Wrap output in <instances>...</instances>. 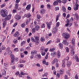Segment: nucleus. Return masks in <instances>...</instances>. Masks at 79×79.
I'll return each instance as SVG.
<instances>
[{
    "label": "nucleus",
    "instance_id": "3c124183",
    "mask_svg": "<svg viewBox=\"0 0 79 79\" xmlns=\"http://www.w3.org/2000/svg\"><path fill=\"white\" fill-rule=\"evenodd\" d=\"M5 6V3H4L2 5H1V8H3V7H4V6Z\"/></svg>",
    "mask_w": 79,
    "mask_h": 79
},
{
    "label": "nucleus",
    "instance_id": "423d86ee",
    "mask_svg": "<svg viewBox=\"0 0 79 79\" xmlns=\"http://www.w3.org/2000/svg\"><path fill=\"white\" fill-rule=\"evenodd\" d=\"M40 14L41 15H44V14L45 13V9H42L40 10Z\"/></svg>",
    "mask_w": 79,
    "mask_h": 79
},
{
    "label": "nucleus",
    "instance_id": "cd10ccee",
    "mask_svg": "<svg viewBox=\"0 0 79 79\" xmlns=\"http://www.w3.org/2000/svg\"><path fill=\"white\" fill-rule=\"evenodd\" d=\"M60 74H63V73H64V69H61L60 70Z\"/></svg>",
    "mask_w": 79,
    "mask_h": 79
},
{
    "label": "nucleus",
    "instance_id": "a878e982",
    "mask_svg": "<svg viewBox=\"0 0 79 79\" xmlns=\"http://www.w3.org/2000/svg\"><path fill=\"white\" fill-rule=\"evenodd\" d=\"M75 43V39L74 38H72V45H74V43Z\"/></svg>",
    "mask_w": 79,
    "mask_h": 79
},
{
    "label": "nucleus",
    "instance_id": "37998d69",
    "mask_svg": "<svg viewBox=\"0 0 79 79\" xmlns=\"http://www.w3.org/2000/svg\"><path fill=\"white\" fill-rule=\"evenodd\" d=\"M4 65L6 67H8V63H5L4 64Z\"/></svg>",
    "mask_w": 79,
    "mask_h": 79
},
{
    "label": "nucleus",
    "instance_id": "69168bd1",
    "mask_svg": "<svg viewBox=\"0 0 79 79\" xmlns=\"http://www.w3.org/2000/svg\"><path fill=\"white\" fill-rule=\"evenodd\" d=\"M75 78L76 79H79V77H78V76H77V74H76L75 76Z\"/></svg>",
    "mask_w": 79,
    "mask_h": 79
},
{
    "label": "nucleus",
    "instance_id": "c756f323",
    "mask_svg": "<svg viewBox=\"0 0 79 79\" xmlns=\"http://www.w3.org/2000/svg\"><path fill=\"white\" fill-rule=\"evenodd\" d=\"M55 48H51L50 49V52H54V50H55Z\"/></svg>",
    "mask_w": 79,
    "mask_h": 79
},
{
    "label": "nucleus",
    "instance_id": "4be33fe9",
    "mask_svg": "<svg viewBox=\"0 0 79 79\" xmlns=\"http://www.w3.org/2000/svg\"><path fill=\"white\" fill-rule=\"evenodd\" d=\"M62 10L63 12H66V8H65V7L63 6L62 7Z\"/></svg>",
    "mask_w": 79,
    "mask_h": 79
},
{
    "label": "nucleus",
    "instance_id": "e2e57ef3",
    "mask_svg": "<svg viewBox=\"0 0 79 79\" xmlns=\"http://www.w3.org/2000/svg\"><path fill=\"white\" fill-rule=\"evenodd\" d=\"M41 55L42 56H44L45 55V53L44 52H41Z\"/></svg>",
    "mask_w": 79,
    "mask_h": 79
},
{
    "label": "nucleus",
    "instance_id": "de8ad7c7",
    "mask_svg": "<svg viewBox=\"0 0 79 79\" xmlns=\"http://www.w3.org/2000/svg\"><path fill=\"white\" fill-rule=\"evenodd\" d=\"M60 42V39L59 38H58L56 40V43H58V42Z\"/></svg>",
    "mask_w": 79,
    "mask_h": 79
},
{
    "label": "nucleus",
    "instance_id": "7ed1b4c3",
    "mask_svg": "<svg viewBox=\"0 0 79 79\" xmlns=\"http://www.w3.org/2000/svg\"><path fill=\"white\" fill-rule=\"evenodd\" d=\"M62 35L63 37H64L65 39H68L69 38V34L68 33H64Z\"/></svg>",
    "mask_w": 79,
    "mask_h": 79
},
{
    "label": "nucleus",
    "instance_id": "5701e85b",
    "mask_svg": "<svg viewBox=\"0 0 79 79\" xmlns=\"http://www.w3.org/2000/svg\"><path fill=\"white\" fill-rule=\"evenodd\" d=\"M59 47L60 49H62L63 48V45L62 44V43H60L59 44Z\"/></svg>",
    "mask_w": 79,
    "mask_h": 79
},
{
    "label": "nucleus",
    "instance_id": "bf43d9fd",
    "mask_svg": "<svg viewBox=\"0 0 79 79\" xmlns=\"http://www.w3.org/2000/svg\"><path fill=\"white\" fill-rule=\"evenodd\" d=\"M20 56H21V58H24V54H23V53H21Z\"/></svg>",
    "mask_w": 79,
    "mask_h": 79
},
{
    "label": "nucleus",
    "instance_id": "79ce46f5",
    "mask_svg": "<svg viewBox=\"0 0 79 79\" xmlns=\"http://www.w3.org/2000/svg\"><path fill=\"white\" fill-rule=\"evenodd\" d=\"M59 17H60V16L59 15H57L56 16V21L57 22V21L59 19Z\"/></svg>",
    "mask_w": 79,
    "mask_h": 79
},
{
    "label": "nucleus",
    "instance_id": "ea45409f",
    "mask_svg": "<svg viewBox=\"0 0 79 79\" xmlns=\"http://www.w3.org/2000/svg\"><path fill=\"white\" fill-rule=\"evenodd\" d=\"M74 20V18L72 17L70 20V22H73Z\"/></svg>",
    "mask_w": 79,
    "mask_h": 79
},
{
    "label": "nucleus",
    "instance_id": "412c9836",
    "mask_svg": "<svg viewBox=\"0 0 79 79\" xmlns=\"http://www.w3.org/2000/svg\"><path fill=\"white\" fill-rule=\"evenodd\" d=\"M2 75L3 77H5V76H6V71L4 70L2 72Z\"/></svg>",
    "mask_w": 79,
    "mask_h": 79
},
{
    "label": "nucleus",
    "instance_id": "aec40b11",
    "mask_svg": "<svg viewBox=\"0 0 79 79\" xmlns=\"http://www.w3.org/2000/svg\"><path fill=\"white\" fill-rule=\"evenodd\" d=\"M75 60L77 62H79V58L77 56H75Z\"/></svg>",
    "mask_w": 79,
    "mask_h": 79
},
{
    "label": "nucleus",
    "instance_id": "c03bdc74",
    "mask_svg": "<svg viewBox=\"0 0 79 79\" xmlns=\"http://www.w3.org/2000/svg\"><path fill=\"white\" fill-rule=\"evenodd\" d=\"M62 2L64 4L67 2V0H62Z\"/></svg>",
    "mask_w": 79,
    "mask_h": 79
},
{
    "label": "nucleus",
    "instance_id": "338daca9",
    "mask_svg": "<svg viewBox=\"0 0 79 79\" xmlns=\"http://www.w3.org/2000/svg\"><path fill=\"white\" fill-rule=\"evenodd\" d=\"M74 10L75 11H76V10H78V7H76L75 6V7H74Z\"/></svg>",
    "mask_w": 79,
    "mask_h": 79
},
{
    "label": "nucleus",
    "instance_id": "2f4dec72",
    "mask_svg": "<svg viewBox=\"0 0 79 79\" xmlns=\"http://www.w3.org/2000/svg\"><path fill=\"white\" fill-rule=\"evenodd\" d=\"M58 5V3L57 1H55L53 3V5L54 6H55V5Z\"/></svg>",
    "mask_w": 79,
    "mask_h": 79
},
{
    "label": "nucleus",
    "instance_id": "39448f33",
    "mask_svg": "<svg viewBox=\"0 0 79 79\" xmlns=\"http://www.w3.org/2000/svg\"><path fill=\"white\" fill-rule=\"evenodd\" d=\"M74 15L75 19H76V20H78V19H79V17L77 15V13H76L74 14Z\"/></svg>",
    "mask_w": 79,
    "mask_h": 79
},
{
    "label": "nucleus",
    "instance_id": "c85d7f7f",
    "mask_svg": "<svg viewBox=\"0 0 79 79\" xmlns=\"http://www.w3.org/2000/svg\"><path fill=\"white\" fill-rule=\"evenodd\" d=\"M66 66V65L65 64V62H62V68H64Z\"/></svg>",
    "mask_w": 79,
    "mask_h": 79
},
{
    "label": "nucleus",
    "instance_id": "f257e3e1",
    "mask_svg": "<svg viewBox=\"0 0 79 79\" xmlns=\"http://www.w3.org/2000/svg\"><path fill=\"white\" fill-rule=\"evenodd\" d=\"M1 15L2 18H5V21H10L11 18V14H10L7 15L8 11L6 10L5 9H2L1 10Z\"/></svg>",
    "mask_w": 79,
    "mask_h": 79
},
{
    "label": "nucleus",
    "instance_id": "6ab92c4d",
    "mask_svg": "<svg viewBox=\"0 0 79 79\" xmlns=\"http://www.w3.org/2000/svg\"><path fill=\"white\" fill-rule=\"evenodd\" d=\"M46 24L47 25L48 29H50V27H51V26H50L51 25L49 24V23L48 22H47L46 23Z\"/></svg>",
    "mask_w": 79,
    "mask_h": 79
},
{
    "label": "nucleus",
    "instance_id": "393cba45",
    "mask_svg": "<svg viewBox=\"0 0 79 79\" xmlns=\"http://www.w3.org/2000/svg\"><path fill=\"white\" fill-rule=\"evenodd\" d=\"M20 74H21V75H23V76H25L26 75H28V74L25 73L23 72H21L20 73Z\"/></svg>",
    "mask_w": 79,
    "mask_h": 79
},
{
    "label": "nucleus",
    "instance_id": "58836bf2",
    "mask_svg": "<svg viewBox=\"0 0 79 79\" xmlns=\"http://www.w3.org/2000/svg\"><path fill=\"white\" fill-rule=\"evenodd\" d=\"M6 22H4L3 23V28L6 26Z\"/></svg>",
    "mask_w": 79,
    "mask_h": 79
},
{
    "label": "nucleus",
    "instance_id": "4c0bfd02",
    "mask_svg": "<svg viewBox=\"0 0 79 79\" xmlns=\"http://www.w3.org/2000/svg\"><path fill=\"white\" fill-rule=\"evenodd\" d=\"M35 58H40V55H36L35 56Z\"/></svg>",
    "mask_w": 79,
    "mask_h": 79
},
{
    "label": "nucleus",
    "instance_id": "5fc2aeb1",
    "mask_svg": "<svg viewBox=\"0 0 79 79\" xmlns=\"http://www.w3.org/2000/svg\"><path fill=\"white\" fill-rule=\"evenodd\" d=\"M65 49L66 50V52H69V48H68V47H66L65 48Z\"/></svg>",
    "mask_w": 79,
    "mask_h": 79
},
{
    "label": "nucleus",
    "instance_id": "20e7f679",
    "mask_svg": "<svg viewBox=\"0 0 79 79\" xmlns=\"http://www.w3.org/2000/svg\"><path fill=\"white\" fill-rule=\"evenodd\" d=\"M18 61V59L17 57H14V58L11 60V62L12 64H15V62H16Z\"/></svg>",
    "mask_w": 79,
    "mask_h": 79
},
{
    "label": "nucleus",
    "instance_id": "c9c22d12",
    "mask_svg": "<svg viewBox=\"0 0 79 79\" xmlns=\"http://www.w3.org/2000/svg\"><path fill=\"white\" fill-rule=\"evenodd\" d=\"M26 61L25 60H21L20 61V63H26Z\"/></svg>",
    "mask_w": 79,
    "mask_h": 79
},
{
    "label": "nucleus",
    "instance_id": "0eeeda50",
    "mask_svg": "<svg viewBox=\"0 0 79 79\" xmlns=\"http://www.w3.org/2000/svg\"><path fill=\"white\" fill-rule=\"evenodd\" d=\"M21 17L19 15H17L15 18V19L16 21H18L19 19H21Z\"/></svg>",
    "mask_w": 79,
    "mask_h": 79
},
{
    "label": "nucleus",
    "instance_id": "f03ea898",
    "mask_svg": "<svg viewBox=\"0 0 79 79\" xmlns=\"http://www.w3.org/2000/svg\"><path fill=\"white\" fill-rule=\"evenodd\" d=\"M32 42H34L36 45H39V44L40 42L39 40L40 38L37 36H34V38L32 37L31 38Z\"/></svg>",
    "mask_w": 79,
    "mask_h": 79
},
{
    "label": "nucleus",
    "instance_id": "a18cd8bd",
    "mask_svg": "<svg viewBox=\"0 0 79 79\" xmlns=\"http://www.w3.org/2000/svg\"><path fill=\"white\" fill-rule=\"evenodd\" d=\"M47 8L48 9H50V5L49 4H48L47 5Z\"/></svg>",
    "mask_w": 79,
    "mask_h": 79
},
{
    "label": "nucleus",
    "instance_id": "8fccbe9b",
    "mask_svg": "<svg viewBox=\"0 0 79 79\" xmlns=\"http://www.w3.org/2000/svg\"><path fill=\"white\" fill-rule=\"evenodd\" d=\"M18 42V40L16 39H14L13 40V42L14 44H16Z\"/></svg>",
    "mask_w": 79,
    "mask_h": 79
},
{
    "label": "nucleus",
    "instance_id": "7c9ffc66",
    "mask_svg": "<svg viewBox=\"0 0 79 79\" xmlns=\"http://www.w3.org/2000/svg\"><path fill=\"white\" fill-rule=\"evenodd\" d=\"M67 74L69 76H71V73H70V71L69 70H68L66 72Z\"/></svg>",
    "mask_w": 79,
    "mask_h": 79
},
{
    "label": "nucleus",
    "instance_id": "680f3d73",
    "mask_svg": "<svg viewBox=\"0 0 79 79\" xmlns=\"http://www.w3.org/2000/svg\"><path fill=\"white\" fill-rule=\"evenodd\" d=\"M40 50H41V51H43L44 50V47H42L40 48Z\"/></svg>",
    "mask_w": 79,
    "mask_h": 79
},
{
    "label": "nucleus",
    "instance_id": "13d9d810",
    "mask_svg": "<svg viewBox=\"0 0 79 79\" xmlns=\"http://www.w3.org/2000/svg\"><path fill=\"white\" fill-rule=\"evenodd\" d=\"M15 9H18V4H16L15 5Z\"/></svg>",
    "mask_w": 79,
    "mask_h": 79
},
{
    "label": "nucleus",
    "instance_id": "4468645a",
    "mask_svg": "<svg viewBox=\"0 0 79 79\" xmlns=\"http://www.w3.org/2000/svg\"><path fill=\"white\" fill-rule=\"evenodd\" d=\"M62 43L63 44H64V45H68V43L67 42V41L65 40H64L62 42Z\"/></svg>",
    "mask_w": 79,
    "mask_h": 79
},
{
    "label": "nucleus",
    "instance_id": "f3484780",
    "mask_svg": "<svg viewBox=\"0 0 79 79\" xmlns=\"http://www.w3.org/2000/svg\"><path fill=\"white\" fill-rule=\"evenodd\" d=\"M35 30L36 31H38V30H39V29H40V26L39 25H36L35 26Z\"/></svg>",
    "mask_w": 79,
    "mask_h": 79
},
{
    "label": "nucleus",
    "instance_id": "72a5a7b5",
    "mask_svg": "<svg viewBox=\"0 0 79 79\" xmlns=\"http://www.w3.org/2000/svg\"><path fill=\"white\" fill-rule=\"evenodd\" d=\"M25 44H26V41H23L22 42L21 45V46H23V45H24Z\"/></svg>",
    "mask_w": 79,
    "mask_h": 79
},
{
    "label": "nucleus",
    "instance_id": "2eb2a0df",
    "mask_svg": "<svg viewBox=\"0 0 79 79\" xmlns=\"http://www.w3.org/2000/svg\"><path fill=\"white\" fill-rule=\"evenodd\" d=\"M19 32L18 31L16 32L15 34L14 35V37L19 36Z\"/></svg>",
    "mask_w": 79,
    "mask_h": 79
},
{
    "label": "nucleus",
    "instance_id": "f704fd0d",
    "mask_svg": "<svg viewBox=\"0 0 79 79\" xmlns=\"http://www.w3.org/2000/svg\"><path fill=\"white\" fill-rule=\"evenodd\" d=\"M31 31L33 34H34L35 32V28H33L31 30Z\"/></svg>",
    "mask_w": 79,
    "mask_h": 79
},
{
    "label": "nucleus",
    "instance_id": "1a4fd4ad",
    "mask_svg": "<svg viewBox=\"0 0 79 79\" xmlns=\"http://www.w3.org/2000/svg\"><path fill=\"white\" fill-rule=\"evenodd\" d=\"M61 53H60V51H58L57 53V58H60L61 57Z\"/></svg>",
    "mask_w": 79,
    "mask_h": 79
},
{
    "label": "nucleus",
    "instance_id": "dca6fc26",
    "mask_svg": "<svg viewBox=\"0 0 79 79\" xmlns=\"http://www.w3.org/2000/svg\"><path fill=\"white\" fill-rule=\"evenodd\" d=\"M25 16L27 18H29L31 16V15L30 13H28L27 14L25 15Z\"/></svg>",
    "mask_w": 79,
    "mask_h": 79
},
{
    "label": "nucleus",
    "instance_id": "6e6d98bb",
    "mask_svg": "<svg viewBox=\"0 0 79 79\" xmlns=\"http://www.w3.org/2000/svg\"><path fill=\"white\" fill-rule=\"evenodd\" d=\"M45 26V24L44 23H43L41 25V28H44Z\"/></svg>",
    "mask_w": 79,
    "mask_h": 79
},
{
    "label": "nucleus",
    "instance_id": "473e14b6",
    "mask_svg": "<svg viewBox=\"0 0 79 79\" xmlns=\"http://www.w3.org/2000/svg\"><path fill=\"white\" fill-rule=\"evenodd\" d=\"M14 51L15 52H18L19 51L18 48H15L14 49Z\"/></svg>",
    "mask_w": 79,
    "mask_h": 79
},
{
    "label": "nucleus",
    "instance_id": "b1692460",
    "mask_svg": "<svg viewBox=\"0 0 79 79\" xmlns=\"http://www.w3.org/2000/svg\"><path fill=\"white\" fill-rule=\"evenodd\" d=\"M56 32H57L56 29V28H54V30L52 31L53 34H56Z\"/></svg>",
    "mask_w": 79,
    "mask_h": 79
},
{
    "label": "nucleus",
    "instance_id": "052dcab7",
    "mask_svg": "<svg viewBox=\"0 0 79 79\" xmlns=\"http://www.w3.org/2000/svg\"><path fill=\"white\" fill-rule=\"evenodd\" d=\"M27 79H32V78L31 77H30L29 75H28L27 76Z\"/></svg>",
    "mask_w": 79,
    "mask_h": 79
},
{
    "label": "nucleus",
    "instance_id": "774afa93",
    "mask_svg": "<svg viewBox=\"0 0 79 79\" xmlns=\"http://www.w3.org/2000/svg\"><path fill=\"white\" fill-rule=\"evenodd\" d=\"M22 27H25V24L24 23H23L21 25Z\"/></svg>",
    "mask_w": 79,
    "mask_h": 79
},
{
    "label": "nucleus",
    "instance_id": "f8f14e48",
    "mask_svg": "<svg viewBox=\"0 0 79 79\" xmlns=\"http://www.w3.org/2000/svg\"><path fill=\"white\" fill-rule=\"evenodd\" d=\"M31 5L29 4L27 5V6L26 7V9L27 10H30L31 9Z\"/></svg>",
    "mask_w": 79,
    "mask_h": 79
},
{
    "label": "nucleus",
    "instance_id": "a211bd4d",
    "mask_svg": "<svg viewBox=\"0 0 79 79\" xmlns=\"http://www.w3.org/2000/svg\"><path fill=\"white\" fill-rule=\"evenodd\" d=\"M71 54L72 56H73V55L75 54V52H74V50H71Z\"/></svg>",
    "mask_w": 79,
    "mask_h": 79
},
{
    "label": "nucleus",
    "instance_id": "9b49d317",
    "mask_svg": "<svg viewBox=\"0 0 79 79\" xmlns=\"http://www.w3.org/2000/svg\"><path fill=\"white\" fill-rule=\"evenodd\" d=\"M37 54V51L36 50H33L31 51V55H34Z\"/></svg>",
    "mask_w": 79,
    "mask_h": 79
},
{
    "label": "nucleus",
    "instance_id": "4d7b16f0",
    "mask_svg": "<svg viewBox=\"0 0 79 79\" xmlns=\"http://www.w3.org/2000/svg\"><path fill=\"white\" fill-rule=\"evenodd\" d=\"M25 31L26 32H28L29 31V28H26Z\"/></svg>",
    "mask_w": 79,
    "mask_h": 79
},
{
    "label": "nucleus",
    "instance_id": "0e129e2a",
    "mask_svg": "<svg viewBox=\"0 0 79 79\" xmlns=\"http://www.w3.org/2000/svg\"><path fill=\"white\" fill-rule=\"evenodd\" d=\"M56 66L57 68H58L59 67V64L58 63H56Z\"/></svg>",
    "mask_w": 79,
    "mask_h": 79
},
{
    "label": "nucleus",
    "instance_id": "ddd939ff",
    "mask_svg": "<svg viewBox=\"0 0 79 79\" xmlns=\"http://www.w3.org/2000/svg\"><path fill=\"white\" fill-rule=\"evenodd\" d=\"M56 52H55V51H53L51 52V55L52 56H55V55H56Z\"/></svg>",
    "mask_w": 79,
    "mask_h": 79
},
{
    "label": "nucleus",
    "instance_id": "09e8293b",
    "mask_svg": "<svg viewBox=\"0 0 79 79\" xmlns=\"http://www.w3.org/2000/svg\"><path fill=\"white\" fill-rule=\"evenodd\" d=\"M24 53L26 55H28V52L26 51H25L24 52Z\"/></svg>",
    "mask_w": 79,
    "mask_h": 79
},
{
    "label": "nucleus",
    "instance_id": "9d476101",
    "mask_svg": "<svg viewBox=\"0 0 79 79\" xmlns=\"http://www.w3.org/2000/svg\"><path fill=\"white\" fill-rule=\"evenodd\" d=\"M58 59H55L53 60V62H52V64H55V63H56V62H58Z\"/></svg>",
    "mask_w": 79,
    "mask_h": 79
},
{
    "label": "nucleus",
    "instance_id": "a19ab883",
    "mask_svg": "<svg viewBox=\"0 0 79 79\" xmlns=\"http://www.w3.org/2000/svg\"><path fill=\"white\" fill-rule=\"evenodd\" d=\"M2 50H5V46L4 45H2L1 48Z\"/></svg>",
    "mask_w": 79,
    "mask_h": 79
},
{
    "label": "nucleus",
    "instance_id": "864d4df0",
    "mask_svg": "<svg viewBox=\"0 0 79 79\" xmlns=\"http://www.w3.org/2000/svg\"><path fill=\"white\" fill-rule=\"evenodd\" d=\"M10 57L11 58V60H13V59H14V58L15 57V56H14L13 54H11L10 55Z\"/></svg>",
    "mask_w": 79,
    "mask_h": 79
},
{
    "label": "nucleus",
    "instance_id": "49530a36",
    "mask_svg": "<svg viewBox=\"0 0 79 79\" xmlns=\"http://www.w3.org/2000/svg\"><path fill=\"white\" fill-rule=\"evenodd\" d=\"M60 25V22H58L56 23V26L57 27H59V26Z\"/></svg>",
    "mask_w": 79,
    "mask_h": 79
},
{
    "label": "nucleus",
    "instance_id": "bb28decb",
    "mask_svg": "<svg viewBox=\"0 0 79 79\" xmlns=\"http://www.w3.org/2000/svg\"><path fill=\"white\" fill-rule=\"evenodd\" d=\"M69 57L68 56H67L65 58H64V60L65 61H68V60H69Z\"/></svg>",
    "mask_w": 79,
    "mask_h": 79
},
{
    "label": "nucleus",
    "instance_id": "e433bc0d",
    "mask_svg": "<svg viewBox=\"0 0 79 79\" xmlns=\"http://www.w3.org/2000/svg\"><path fill=\"white\" fill-rule=\"evenodd\" d=\"M40 40L41 42H44L45 41V38L44 37H41Z\"/></svg>",
    "mask_w": 79,
    "mask_h": 79
},
{
    "label": "nucleus",
    "instance_id": "6e6552de",
    "mask_svg": "<svg viewBox=\"0 0 79 79\" xmlns=\"http://www.w3.org/2000/svg\"><path fill=\"white\" fill-rule=\"evenodd\" d=\"M71 64H72V62H71V61H69L67 62V66H68V67H70V66H71Z\"/></svg>",
    "mask_w": 79,
    "mask_h": 79
},
{
    "label": "nucleus",
    "instance_id": "603ef678",
    "mask_svg": "<svg viewBox=\"0 0 79 79\" xmlns=\"http://www.w3.org/2000/svg\"><path fill=\"white\" fill-rule=\"evenodd\" d=\"M37 17L38 19H40V18H41L40 15L39 14H38L37 15Z\"/></svg>",
    "mask_w": 79,
    "mask_h": 79
}]
</instances>
